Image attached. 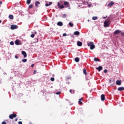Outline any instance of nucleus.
<instances>
[{
    "mask_svg": "<svg viewBox=\"0 0 124 124\" xmlns=\"http://www.w3.org/2000/svg\"><path fill=\"white\" fill-rule=\"evenodd\" d=\"M110 26V19H108L105 21L104 23V26L105 28H108Z\"/></svg>",
    "mask_w": 124,
    "mask_h": 124,
    "instance_id": "f257e3e1",
    "label": "nucleus"
},
{
    "mask_svg": "<svg viewBox=\"0 0 124 124\" xmlns=\"http://www.w3.org/2000/svg\"><path fill=\"white\" fill-rule=\"evenodd\" d=\"M87 45H88V47H90L91 50H93V49H94V48H95V46H94V45H93V42H90L88 43Z\"/></svg>",
    "mask_w": 124,
    "mask_h": 124,
    "instance_id": "f03ea898",
    "label": "nucleus"
},
{
    "mask_svg": "<svg viewBox=\"0 0 124 124\" xmlns=\"http://www.w3.org/2000/svg\"><path fill=\"white\" fill-rule=\"evenodd\" d=\"M16 117H17V114H15V113H14V114H10L9 116V119H10L11 120H13V118H16Z\"/></svg>",
    "mask_w": 124,
    "mask_h": 124,
    "instance_id": "7ed1b4c3",
    "label": "nucleus"
},
{
    "mask_svg": "<svg viewBox=\"0 0 124 124\" xmlns=\"http://www.w3.org/2000/svg\"><path fill=\"white\" fill-rule=\"evenodd\" d=\"M17 28H18V26L16 25H12L11 26V30H16V29H17Z\"/></svg>",
    "mask_w": 124,
    "mask_h": 124,
    "instance_id": "20e7f679",
    "label": "nucleus"
},
{
    "mask_svg": "<svg viewBox=\"0 0 124 124\" xmlns=\"http://www.w3.org/2000/svg\"><path fill=\"white\" fill-rule=\"evenodd\" d=\"M116 84L118 86H121V85H122V81L121 80H117L116 81Z\"/></svg>",
    "mask_w": 124,
    "mask_h": 124,
    "instance_id": "39448f33",
    "label": "nucleus"
},
{
    "mask_svg": "<svg viewBox=\"0 0 124 124\" xmlns=\"http://www.w3.org/2000/svg\"><path fill=\"white\" fill-rule=\"evenodd\" d=\"M101 99L102 100V101H104L105 100V95L104 94H102L101 95Z\"/></svg>",
    "mask_w": 124,
    "mask_h": 124,
    "instance_id": "423d86ee",
    "label": "nucleus"
},
{
    "mask_svg": "<svg viewBox=\"0 0 124 124\" xmlns=\"http://www.w3.org/2000/svg\"><path fill=\"white\" fill-rule=\"evenodd\" d=\"M114 1H111V2H110L109 3H108V6H113V5H114Z\"/></svg>",
    "mask_w": 124,
    "mask_h": 124,
    "instance_id": "0eeeda50",
    "label": "nucleus"
},
{
    "mask_svg": "<svg viewBox=\"0 0 124 124\" xmlns=\"http://www.w3.org/2000/svg\"><path fill=\"white\" fill-rule=\"evenodd\" d=\"M77 45L79 47H81V46H82L83 45V43L81 42L78 41L77 43Z\"/></svg>",
    "mask_w": 124,
    "mask_h": 124,
    "instance_id": "6e6552de",
    "label": "nucleus"
},
{
    "mask_svg": "<svg viewBox=\"0 0 124 124\" xmlns=\"http://www.w3.org/2000/svg\"><path fill=\"white\" fill-rule=\"evenodd\" d=\"M96 69L97 70H98V71L99 72V71H100L101 70H102L103 67H102V66H99L98 67H96Z\"/></svg>",
    "mask_w": 124,
    "mask_h": 124,
    "instance_id": "1a4fd4ad",
    "label": "nucleus"
},
{
    "mask_svg": "<svg viewBox=\"0 0 124 124\" xmlns=\"http://www.w3.org/2000/svg\"><path fill=\"white\" fill-rule=\"evenodd\" d=\"M21 53H22V55L24 56V58H27V53H26L25 51H22L21 52Z\"/></svg>",
    "mask_w": 124,
    "mask_h": 124,
    "instance_id": "9d476101",
    "label": "nucleus"
},
{
    "mask_svg": "<svg viewBox=\"0 0 124 124\" xmlns=\"http://www.w3.org/2000/svg\"><path fill=\"white\" fill-rule=\"evenodd\" d=\"M119 33H121V31L120 30H116L114 32V34H118Z\"/></svg>",
    "mask_w": 124,
    "mask_h": 124,
    "instance_id": "9b49d317",
    "label": "nucleus"
},
{
    "mask_svg": "<svg viewBox=\"0 0 124 124\" xmlns=\"http://www.w3.org/2000/svg\"><path fill=\"white\" fill-rule=\"evenodd\" d=\"M117 90L119 92H122V91H124V87H119Z\"/></svg>",
    "mask_w": 124,
    "mask_h": 124,
    "instance_id": "f8f14e48",
    "label": "nucleus"
},
{
    "mask_svg": "<svg viewBox=\"0 0 124 124\" xmlns=\"http://www.w3.org/2000/svg\"><path fill=\"white\" fill-rule=\"evenodd\" d=\"M15 43L16 45H20V41H19V40H16L15 41Z\"/></svg>",
    "mask_w": 124,
    "mask_h": 124,
    "instance_id": "ddd939ff",
    "label": "nucleus"
},
{
    "mask_svg": "<svg viewBox=\"0 0 124 124\" xmlns=\"http://www.w3.org/2000/svg\"><path fill=\"white\" fill-rule=\"evenodd\" d=\"M82 100H83V98L79 99L78 100V103L79 104H80V105H82V104H83V102H82Z\"/></svg>",
    "mask_w": 124,
    "mask_h": 124,
    "instance_id": "4468645a",
    "label": "nucleus"
},
{
    "mask_svg": "<svg viewBox=\"0 0 124 124\" xmlns=\"http://www.w3.org/2000/svg\"><path fill=\"white\" fill-rule=\"evenodd\" d=\"M74 34L75 35H79V34H80V32L78 31H76L74 32Z\"/></svg>",
    "mask_w": 124,
    "mask_h": 124,
    "instance_id": "2eb2a0df",
    "label": "nucleus"
},
{
    "mask_svg": "<svg viewBox=\"0 0 124 124\" xmlns=\"http://www.w3.org/2000/svg\"><path fill=\"white\" fill-rule=\"evenodd\" d=\"M40 4V2L38 1H36L35 2V6H37V7H38V5Z\"/></svg>",
    "mask_w": 124,
    "mask_h": 124,
    "instance_id": "dca6fc26",
    "label": "nucleus"
},
{
    "mask_svg": "<svg viewBox=\"0 0 124 124\" xmlns=\"http://www.w3.org/2000/svg\"><path fill=\"white\" fill-rule=\"evenodd\" d=\"M57 25H58V26H59L60 27H62V26L63 24H62V22L59 21L57 23Z\"/></svg>",
    "mask_w": 124,
    "mask_h": 124,
    "instance_id": "f3484780",
    "label": "nucleus"
},
{
    "mask_svg": "<svg viewBox=\"0 0 124 124\" xmlns=\"http://www.w3.org/2000/svg\"><path fill=\"white\" fill-rule=\"evenodd\" d=\"M9 18L10 19V20H13V19H14V16H13V15H10L9 16Z\"/></svg>",
    "mask_w": 124,
    "mask_h": 124,
    "instance_id": "a211bd4d",
    "label": "nucleus"
},
{
    "mask_svg": "<svg viewBox=\"0 0 124 124\" xmlns=\"http://www.w3.org/2000/svg\"><path fill=\"white\" fill-rule=\"evenodd\" d=\"M69 92H70L71 93H72L73 94H74L75 93V90H72L70 89V90H69Z\"/></svg>",
    "mask_w": 124,
    "mask_h": 124,
    "instance_id": "6ab92c4d",
    "label": "nucleus"
},
{
    "mask_svg": "<svg viewBox=\"0 0 124 124\" xmlns=\"http://www.w3.org/2000/svg\"><path fill=\"white\" fill-rule=\"evenodd\" d=\"M79 61H80V59H79V58H78V57H76V58L75 59V61L76 62H79Z\"/></svg>",
    "mask_w": 124,
    "mask_h": 124,
    "instance_id": "aec40b11",
    "label": "nucleus"
},
{
    "mask_svg": "<svg viewBox=\"0 0 124 124\" xmlns=\"http://www.w3.org/2000/svg\"><path fill=\"white\" fill-rule=\"evenodd\" d=\"M64 5H67V6H68V5H69V3H68V2L67 1H65L64 2Z\"/></svg>",
    "mask_w": 124,
    "mask_h": 124,
    "instance_id": "412c9836",
    "label": "nucleus"
},
{
    "mask_svg": "<svg viewBox=\"0 0 124 124\" xmlns=\"http://www.w3.org/2000/svg\"><path fill=\"white\" fill-rule=\"evenodd\" d=\"M94 62H99V59L97 58H94Z\"/></svg>",
    "mask_w": 124,
    "mask_h": 124,
    "instance_id": "4be33fe9",
    "label": "nucleus"
},
{
    "mask_svg": "<svg viewBox=\"0 0 124 124\" xmlns=\"http://www.w3.org/2000/svg\"><path fill=\"white\" fill-rule=\"evenodd\" d=\"M22 62H28V60L25 59H22Z\"/></svg>",
    "mask_w": 124,
    "mask_h": 124,
    "instance_id": "5701e85b",
    "label": "nucleus"
},
{
    "mask_svg": "<svg viewBox=\"0 0 124 124\" xmlns=\"http://www.w3.org/2000/svg\"><path fill=\"white\" fill-rule=\"evenodd\" d=\"M83 73L84 74H85V75H87V70H86V69H83Z\"/></svg>",
    "mask_w": 124,
    "mask_h": 124,
    "instance_id": "b1692460",
    "label": "nucleus"
},
{
    "mask_svg": "<svg viewBox=\"0 0 124 124\" xmlns=\"http://www.w3.org/2000/svg\"><path fill=\"white\" fill-rule=\"evenodd\" d=\"M31 1V0H27V4H30Z\"/></svg>",
    "mask_w": 124,
    "mask_h": 124,
    "instance_id": "393cba45",
    "label": "nucleus"
},
{
    "mask_svg": "<svg viewBox=\"0 0 124 124\" xmlns=\"http://www.w3.org/2000/svg\"><path fill=\"white\" fill-rule=\"evenodd\" d=\"M92 19L94 20H97V16H93Z\"/></svg>",
    "mask_w": 124,
    "mask_h": 124,
    "instance_id": "a878e982",
    "label": "nucleus"
},
{
    "mask_svg": "<svg viewBox=\"0 0 124 124\" xmlns=\"http://www.w3.org/2000/svg\"><path fill=\"white\" fill-rule=\"evenodd\" d=\"M69 25L70 26V27H73L74 24H73V23H72L71 22H69Z\"/></svg>",
    "mask_w": 124,
    "mask_h": 124,
    "instance_id": "bb28decb",
    "label": "nucleus"
},
{
    "mask_svg": "<svg viewBox=\"0 0 124 124\" xmlns=\"http://www.w3.org/2000/svg\"><path fill=\"white\" fill-rule=\"evenodd\" d=\"M34 36H35L34 34H31V37L32 38H33V37H34Z\"/></svg>",
    "mask_w": 124,
    "mask_h": 124,
    "instance_id": "cd10ccee",
    "label": "nucleus"
},
{
    "mask_svg": "<svg viewBox=\"0 0 124 124\" xmlns=\"http://www.w3.org/2000/svg\"><path fill=\"white\" fill-rule=\"evenodd\" d=\"M33 6V5L31 4L30 5H29V8H32Z\"/></svg>",
    "mask_w": 124,
    "mask_h": 124,
    "instance_id": "c85d7f7f",
    "label": "nucleus"
},
{
    "mask_svg": "<svg viewBox=\"0 0 124 124\" xmlns=\"http://www.w3.org/2000/svg\"><path fill=\"white\" fill-rule=\"evenodd\" d=\"M59 7L60 8H64V6H63V5H60Z\"/></svg>",
    "mask_w": 124,
    "mask_h": 124,
    "instance_id": "c756f323",
    "label": "nucleus"
},
{
    "mask_svg": "<svg viewBox=\"0 0 124 124\" xmlns=\"http://www.w3.org/2000/svg\"><path fill=\"white\" fill-rule=\"evenodd\" d=\"M63 18H65L66 17V14H64L62 15Z\"/></svg>",
    "mask_w": 124,
    "mask_h": 124,
    "instance_id": "7c9ffc66",
    "label": "nucleus"
},
{
    "mask_svg": "<svg viewBox=\"0 0 124 124\" xmlns=\"http://www.w3.org/2000/svg\"><path fill=\"white\" fill-rule=\"evenodd\" d=\"M50 80L53 82L55 81V78H51Z\"/></svg>",
    "mask_w": 124,
    "mask_h": 124,
    "instance_id": "2f4dec72",
    "label": "nucleus"
},
{
    "mask_svg": "<svg viewBox=\"0 0 124 124\" xmlns=\"http://www.w3.org/2000/svg\"><path fill=\"white\" fill-rule=\"evenodd\" d=\"M10 44H11V45H14V42H13V41H11L10 42Z\"/></svg>",
    "mask_w": 124,
    "mask_h": 124,
    "instance_id": "473e14b6",
    "label": "nucleus"
},
{
    "mask_svg": "<svg viewBox=\"0 0 124 124\" xmlns=\"http://www.w3.org/2000/svg\"><path fill=\"white\" fill-rule=\"evenodd\" d=\"M107 71H108L107 69H105L104 70V73H107Z\"/></svg>",
    "mask_w": 124,
    "mask_h": 124,
    "instance_id": "72a5a7b5",
    "label": "nucleus"
},
{
    "mask_svg": "<svg viewBox=\"0 0 124 124\" xmlns=\"http://www.w3.org/2000/svg\"><path fill=\"white\" fill-rule=\"evenodd\" d=\"M62 35H63V36H66L67 35V34H66V33H64Z\"/></svg>",
    "mask_w": 124,
    "mask_h": 124,
    "instance_id": "f704fd0d",
    "label": "nucleus"
},
{
    "mask_svg": "<svg viewBox=\"0 0 124 124\" xmlns=\"http://www.w3.org/2000/svg\"><path fill=\"white\" fill-rule=\"evenodd\" d=\"M56 94H58V95L61 94V92H59L56 93Z\"/></svg>",
    "mask_w": 124,
    "mask_h": 124,
    "instance_id": "c9c22d12",
    "label": "nucleus"
},
{
    "mask_svg": "<svg viewBox=\"0 0 124 124\" xmlns=\"http://www.w3.org/2000/svg\"><path fill=\"white\" fill-rule=\"evenodd\" d=\"M1 124H6V122L3 121L2 122Z\"/></svg>",
    "mask_w": 124,
    "mask_h": 124,
    "instance_id": "e433bc0d",
    "label": "nucleus"
},
{
    "mask_svg": "<svg viewBox=\"0 0 124 124\" xmlns=\"http://www.w3.org/2000/svg\"><path fill=\"white\" fill-rule=\"evenodd\" d=\"M18 124H23V123H22V121H19L18 122Z\"/></svg>",
    "mask_w": 124,
    "mask_h": 124,
    "instance_id": "4c0bfd02",
    "label": "nucleus"
},
{
    "mask_svg": "<svg viewBox=\"0 0 124 124\" xmlns=\"http://www.w3.org/2000/svg\"><path fill=\"white\" fill-rule=\"evenodd\" d=\"M49 4L48 3H46V7H48V6H49Z\"/></svg>",
    "mask_w": 124,
    "mask_h": 124,
    "instance_id": "58836bf2",
    "label": "nucleus"
},
{
    "mask_svg": "<svg viewBox=\"0 0 124 124\" xmlns=\"http://www.w3.org/2000/svg\"><path fill=\"white\" fill-rule=\"evenodd\" d=\"M121 35H122V36H124V32H122Z\"/></svg>",
    "mask_w": 124,
    "mask_h": 124,
    "instance_id": "ea45409f",
    "label": "nucleus"
},
{
    "mask_svg": "<svg viewBox=\"0 0 124 124\" xmlns=\"http://www.w3.org/2000/svg\"><path fill=\"white\" fill-rule=\"evenodd\" d=\"M33 66H34V64H32L31 65V67H33Z\"/></svg>",
    "mask_w": 124,
    "mask_h": 124,
    "instance_id": "a19ab883",
    "label": "nucleus"
},
{
    "mask_svg": "<svg viewBox=\"0 0 124 124\" xmlns=\"http://www.w3.org/2000/svg\"><path fill=\"white\" fill-rule=\"evenodd\" d=\"M52 4V2H49L48 3L49 5H51Z\"/></svg>",
    "mask_w": 124,
    "mask_h": 124,
    "instance_id": "79ce46f5",
    "label": "nucleus"
},
{
    "mask_svg": "<svg viewBox=\"0 0 124 124\" xmlns=\"http://www.w3.org/2000/svg\"><path fill=\"white\" fill-rule=\"evenodd\" d=\"M19 57H18V56L17 55L15 56V58L16 59H18Z\"/></svg>",
    "mask_w": 124,
    "mask_h": 124,
    "instance_id": "37998d69",
    "label": "nucleus"
},
{
    "mask_svg": "<svg viewBox=\"0 0 124 124\" xmlns=\"http://www.w3.org/2000/svg\"><path fill=\"white\" fill-rule=\"evenodd\" d=\"M57 5H58V6H59V7H60V2H58Z\"/></svg>",
    "mask_w": 124,
    "mask_h": 124,
    "instance_id": "c03bdc74",
    "label": "nucleus"
},
{
    "mask_svg": "<svg viewBox=\"0 0 124 124\" xmlns=\"http://www.w3.org/2000/svg\"><path fill=\"white\" fill-rule=\"evenodd\" d=\"M36 73V71L34 70L33 72V74H35Z\"/></svg>",
    "mask_w": 124,
    "mask_h": 124,
    "instance_id": "a18cd8bd",
    "label": "nucleus"
},
{
    "mask_svg": "<svg viewBox=\"0 0 124 124\" xmlns=\"http://www.w3.org/2000/svg\"><path fill=\"white\" fill-rule=\"evenodd\" d=\"M91 6H92V5H91V4H88V7H91Z\"/></svg>",
    "mask_w": 124,
    "mask_h": 124,
    "instance_id": "49530a36",
    "label": "nucleus"
},
{
    "mask_svg": "<svg viewBox=\"0 0 124 124\" xmlns=\"http://www.w3.org/2000/svg\"><path fill=\"white\" fill-rule=\"evenodd\" d=\"M1 4H2V1H0V5H1Z\"/></svg>",
    "mask_w": 124,
    "mask_h": 124,
    "instance_id": "de8ad7c7",
    "label": "nucleus"
},
{
    "mask_svg": "<svg viewBox=\"0 0 124 124\" xmlns=\"http://www.w3.org/2000/svg\"><path fill=\"white\" fill-rule=\"evenodd\" d=\"M70 78H71L70 77H67V79H68V80H69V79H70Z\"/></svg>",
    "mask_w": 124,
    "mask_h": 124,
    "instance_id": "09e8293b",
    "label": "nucleus"
},
{
    "mask_svg": "<svg viewBox=\"0 0 124 124\" xmlns=\"http://www.w3.org/2000/svg\"><path fill=\"white\" fill-rule=\"evenodd\" d=\"M16 122H17L18 121V118H16L15 119Z\"/></svg>",
    "mask_w": 124,
    "mask_h": 124,
    "instance_id": "8fccbe9b",
    "label": "nucleus"
},
{
    "mask_svg": "<svg viewBox=\"0 0 124 124\" xmlns=\"http://www.w3.org/2000/svg\"><path fill=\"white\" fill-rule=\"evenodd\" d=\"M106 17H103V19H106Z\"/></svg>",
    "mask_w": 124,
    "mask_h": 124,
    "instance_id": "3c124183",
    "label": "nucleus"
},
{
    "mask_svg": "<svg viewBox=\"0 0 124 124\" xmlns=\"http://www.w3.org/2000/svg\"><path fill=\"white\" fill-rule=\"evenodd\" d=\"M109 83H111V79L109 80Z\"/></svg>",
    "mask_w": 124,
    "mask_h": 124,
    "instance_id": "603ef678",
    "label": "nucleus"
},
{
    "mask_svg": "<svg viewBox=\"0 0 124 124\" xmlns=\"http://www.w3.org/2000/svg\"><path fill=\"white\" fill-rule=\"evenodd\" d=\"M0 23H1V20H0Z\"/></svg>",
    "mask_w": 124,
    "mask_h": 124,
    "instance_id": "864d4df0",
    "label": "nucleus"
},
{
    "mask_svg": "<svg viewBox=\"0 0 124 124\" xmlns=\"http://www.w3.org/2000/svg\"><path fill=\"white\" fill-rule=\"evenodd\" d=\"M37 42H38V39H37Z\"/></svg>",
    "mask_w": 124,
    "mask_h": 124,
    "instance_id": "5fc2aeb1",
    "label": "nucleus"
},
{
    "mask_svg": "<svg viewBox=\"0 0 124 124\" xmlns=\"http://www.w3.org/2000/svg\"><path fill=\"white\" fill-rule=\"evenodd\" d=\"M35 33L36 34V33H37L36 32H35Z\"/></svg>",
    "mask_w": 124,
    "mask_h": 124,
    "instance_id": "6e6d98bb",
    "label": "nucleus"
}]
</instances>
